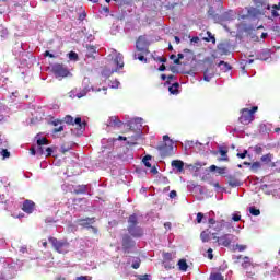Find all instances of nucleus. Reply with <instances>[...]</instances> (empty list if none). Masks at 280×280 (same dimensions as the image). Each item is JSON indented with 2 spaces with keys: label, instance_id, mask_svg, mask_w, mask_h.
I'll list each match as a JSON object with an SVG mask.
<instances>
[{
  "label": "nucleus",
  "instance_id": "nucleus-1",
  "mask_svg": "<svg viewBox=\"0 0 280 280\" xmlns=\"http://www.w3.org/2000/svg\"><path fill=\"white\" fill-rule=\"evenodd\" d=\"M127 231L131 237H143V229L139 226V217L137 214L129 215Z\"/></svg>",
  "mask_w": 280,
  "mask_h": 280
},
{
  "label": "nucleus",
  "instance_id": "nucleus-27",
  "mask_svg": "<svg viewBox=\"0 0 280 280\" xmlns=\"http://www.w3.org/2000/svg\"><path fill=\"white\" fill-rule=\"evenodd\" d=\"M260 161H261L262 163H266V164L271 163V162H272V154H271V153H268V154L262 155V156L260 158Z\"/></svg>",
  "mask_w": 280,
  "mask_h": 280
},
{
  "label": "nucleus",
  "instance_id": "nucleus-6",
  "mask_svg": "<svg viewBox=\"0 0 280 280\" xmlns=\"http://www.w3.org/2000/svg\"><path fill=\"white\" fill-rule=\"evenodd\" d=\"M62 122L67 124L68 126H78L80 130H84L86 128V122H82L81 117H77L73 119V116L67 115L63 119Z\"/></svg>",
  "mask_w": 280,
  "mask_h": 280
},
{
  "label": "nucleus",
  "instance_id": "nucleus-51",
  "mask_svg": "<svg viewBox=\"0 0 280 280\" xmlns=\"http://www.w3.org/2000/svg\"><path fill=\"white\" fill-rule=\"evenodd\" d=\"M232 220H233L234 222H240V220H242V215H240V214H233Z\"/></svg>",
  "mask_w": 280,
  "mask_h": 280
},
{
  "label": "nucleus",
  "instance_id": "nucleus-14",
  "mask_svg": "<svg viewBox=\"0 0 280 280\" xmlns=\"http://www.w3.org/2000/svg\"><path fill=\"white\" fill-rule=\"evenodd\" d=\"M172 167H174L175 170H177V172H185V162L180 161V160H173L171 162Z\"/></svg>",
  "mask_w": 280,
  "mask_h": 280
},
{
  "label": "nucleus",
  "instance_id": "nucleus-30",
  "mask_svg": "<svg viewBox=\"0 0 280 280\" xmlns=\"http://www.w3.org/2000/svg\"><path fill=\"white\" fill-rule=\"evenodd\" d=\"M208 37L205 38L206 43H213L215 45V36L211 32H207Z\"/></svg>",
  "mask_w": 280,
  "mask_h": 280
},
{
  "label": "nucleus",
  "instance_id": "nucleus-10",
  "mask_svg": "<svg viewBox=\"0 0 280 280\" xmlns=\"http://www.w3.org/2000/svg\"><path fill=\"white\" fill-rule=\"evenodd\" d=\"M213 240L218 242L219 246L229 248V246H231V242H233V236L231 234H224L222 236H213Z\"/></svg>",
  "mask_w": 280,
  "mask_h": 280
},
{
  "label": "nucleus",
  "instance_id": "nucleus-21",
  "mask_svg": "<svg viewBox=\"0 0 280 280\" xmlns=\"http://www.w3.org/2000/svg\"><path fill=\"white\" fill-rule=\"evenodd\" d=\"M70 150H73V142H65L61 145V154H65L66 152H69Z\"/></svg>",
  "mask_w": 280,
  "mask_h": 280
},
{
  "label": "nucleus",
  "instance_id": "nucleus-5",
  "mask_svg": "<svg viewBox=\"0 0 280 280\" xmlns=\"http://www.w3.org/2000/svg\"><path fill=\"white\" fill-rule=\"evenodd\" d=\"M209 233L210 235H218L225 226L224 221H215V219L210 218L208 220Z\"/></svg>",
  "mask_w": 280,
  "mask_h": 280
},
{
  "label": "nucleus",
  "instance_id": "nucleus-2",
  "mask_svg": "<svg viewBox=\"0 0 280 280\" xmlns=\"http://www.w3.org/2000/svg\"><path fill=\"white\" fill-rule=\"evenodd\" d=\"M259 110V107L253 106L252 109L248 108H242L238 117L240 124L243 126H248V124H252V121H255V114Z\"/></svg>",
  "mask_w": 280,
  "mask_h": 280
},
{
  "label": "nucleus",
  "instance_id": "nucleus-57",
  "mask_svg": "<svg viewBox=\"0 0 280 280\" xmlns=\"http://www.w3.org/2000/svg\"><path fill=\"white\" fill-rule=\"evenodd\" d=\"M140 280H150V275H142L139 277Z\"/></svg>",
  "mask_w": 280,
  "mask_h": 280
},
{
  "label": "nucleus",
  "instance_id": "nucleus-52",
  "mask_svg": "<svg viewBox=\"0 0 280 280\" xmlns=\"http://www.w3.org/2000/svg\"><path fill=\"white\" fill-rule=\"evenodd\" d=\"M44 56H45V58H56V56H54V54H51V52H49V50H46L45 52H44Z\"/></svg>",
  "mask_w": 280,
  "mask_h": 280
},
{
  "label": "nucleus",
  "instance_id": "nucleus-39",
  "mask_svg": "<svg viewBox=\"0 0 280 280\" xmlns=\"http://www.w3.org/2000/svg\"><path fill=\"white\" fill-rule=\"evenodd\" d=\"M0 154L3 159H10V151L8 149H1Z\"/></svg>",
  "mask_w": 280,
  "mask_h": 280
},
{
  "label": "nucleus",
  "instance_id": "nucleus-9",
  "mask_svg": "<svg viewBox=\"0 0 280 280\" xmlns=\"http://www.w3.org/2000/svg\"><path fill=\"white\" fill-rule=\"evenodd\" d=\"M131 248H135V241H132V237H130V235L125 234L122 236V253H125V255H128Z\"/></svg>",
  "mask_w": 280,
  "mask_h": 280
},
{
  "label": "nucleus",
  "instance_id": "nucleus-3",
  "mask_svg": "<svg viewBox=\"0 0 280 280\" xmlns=\"http://www.w3.org/2000/svg\"><path fill=\"white\" fill-rule=\"evenodd\" d=\"M48 242L51 244L52 248L60 255H67L69 252V242L67 241H58V238L50 236L48 237Z\"/></svg>",
  "mask_w": 280,
  "mask_h": 280
},
{
  "label": "nucleus",
  "instance_id": "nucleus-38",
  "mask_svg": "<svg viewBox=\"0 0 280 280\" xmlns=\"http://www.w3.org/2000/svg\"><path fill=\"white\" fill-rule=\"evenodd\" d=\"M257 170H261V163L260 162H254L252 164V171L257 172Z\"/></svg>",
  "mask_w": 280,
  "mask_h": 280
},
{
  "label": "nucleus",
  "instance_id": "nucleus-28",
  "mask_svg": "<svg viewBox=\"0 0 280 280\" xmlns=\"http://www.w3.org/2000/svg\"><path fill=\"white\" fill-rule=\"evenodd\" d=\"M210 280H224V276H222V273L220 272H212L210 275Z\"/></svg>",
  "mask_w": 280,
  "mask_h": 280
},
{
  "label": "nucleus",
  "instance_id": "nucleus-54",
  "mask_svg": "<svg viewBox=\"0 0 280 280\" xmlns=\"http://www.w3.org/2000/svg\"><path fill=\"white\" fill-rule=\"evenodd\" d=\"M176 196H178V194L176 192V190H172V191L170 192V198L174 199V198H176Z\"/></svg>",
  "mask_w": 280,
  "mask_h": 280
},
{
  "label": "nucleus",
  "instance_id": "nucleus-17",
  "mask_svg": "<svg viewBox=\"0 0 280 280\" xmlns=\"http://www.w3.org/2000/svg\"><path fill=\"white\" fill-rule=\"evenodd\" d=\"M219 154L221 155V159L219 161H225L228 163L229 161V149L224 147L219 148Z\"/></svg>",
  "mask_w": 280,
  "mask_h": 280
},
{
  "label": "nucleus",
  "instance_id": "nucleus-23",
  "mask_svg": "<svg viewBox=\"0 0 280 280\" xmlns=\"http://www.w3.org/2000/svg\"><path fill=\"white\" fill-rule=\"evenodd\" d=\"M218 67H222L221 70L224 71V73H226V71H231V65L226 61H220Z\"/></svg>",
  "mask_w": 280,
  "mask_h": 280
},
{
  "label": "nucleus",
  "instance_id": "nucleus-43",
  "mask_svg": "<svg viewBox=\"0 0 280 280\" xmlns=\"http://www.w3.org/2000/svg\"><path fill=\"white\" fill-rule=\"evenodd\" d=\"M185 58V55L178 54L177 59L174 60V65H180V60Z\"/></svg>",
  "mask_w": 280,
  "mask_h": 280
},
{
  "label": "nucleus",
  "instance_id": "nucleus-8",
  "mask_svg": "<svg viewBox=\"0 0 280 280\" xmlns=\"http://www.w3.org/2000/svg\"><path fill=\"white\" fill-rule=\"evenodd\" d=\"M52 73L56 78H67V75H69V69L62 63H56L52 66Z\"/></svg>",
  "mask_w": 280,
  "mask_h": 280
},
{
  "label": "nucleus",
  "instance_id": "nucleus-4",
  "mask_svg": "<svg viewBox=\"0 0 280 280\" xmlns=\"http://www.w3.org/2000/svg\"><path fill=\"white\" fill-rule=\"evenodd\" d=\"M137 51H142V54H150V40L148 36L140 35L136 42Z\"/></svg>",
  "mask_w": 280,
  "mask_h": 280
},
{
  "label": "nucleus",
  "instance_id": "nucleus-47",
  "mask_svg": "<svg viewBox=\"0 0 280 280\" xmlns=\"http://www.w3.org/2000/svg\"><path fill=\"white\" fill-rule=\"evenodd\" d=\"M246 154H248V150H244L243 153H237L236 156L238 159H246Z\"/></svg>",
  "mask_w": 280,
  "mask_h": 280
},
{
  "label": "nucleus",
  "instance_id": "nucleus-55",
  "mask_svg": "<svg viewBox=\"0 0 280 280\" xmlns=\"http://www.w3.org/2000/svg\"><path fill=\"white\" fill-rule=\"evenodd\" d=\"M36 152H37V149H36V148L32 147V148L30 149V154H32L33 156L36 155Z\"/></svg>",
  "mask_w": 280,
  "mask_h": 280
},
{
  "label": "nucleus",
  "instance_id": "nucleus-16",
  "mask_svg": "<svg viewBox=\"0 0 280 280\" xmlns=\"http://www.w3.org/2000/svg\"><path fill=\"white\" fill-rule=\"evenodd\" d=\"M257 8H261V10H270V4L268 3L270 0H253Z\"/></svg>",
  "mask_w": 280,
  "mask_h": 280
},
{
  "label": "nucleus",
  "instance_id": "nucleus-29",
  "mask_svg": "<svg viewBox=\"0 0 280 280\" xmlns=\"http://www.w3.org/2000/svg\"><path fill=\"white\" fill-rule=\"evenodd\" d=\"M211 78H213V72H209V69H206L203 72L205 82H211Z\"/></svg>",
  "mask_w": 280,
  "mask_h": 280
},
{
  "label": "nucleus",
  "instance_id": "nucleus-53",
  "mask_svg": "<svg viewBox=\"0 0 280 280\" xmlns=\"http://www.w3.org/2000/svg\"><path fill=\"white\" fill-rule=\"evenodd\" d=\"M150 172H151V174H153V175L159 174V170L156 168V166H151Z\"/></svg>",
  "mask_w": 280,
  "mask_h": 280
},
{
  "label": "nucleus",
  "instance_id": "nucleus-26",
  "mask_svg": "<svg viewBox=\"0 0 280 280\" xmlns=\"http://www.w3.org/2000/svg\"><path fill=\"white\" fill-rule=\"evenodd\" d=\"M109 126H121V120L117 116H112L109 118Z\"/></svg>",
  "mask_w": 280,
  "mask_h": 280
},
{
  "label": "nucleus",
  "instance_id": "nucleus-42",
  "mask_svg": "<svg viewBox=\"0 0 280 280\" xmlns=\"http://www.w3.org/2000/svg\"><path fill=\"white\" fill-rule=\"evenodd\" d=\"M235 248H236L240 253H244V250H246V248H248V246L236 244Z\"/></svg>",
  "mask_w": 280,
  "mask_h": 280
},
{
  "label": "nucleus",
  "instance_id": "nucleus-32",
  "mask_svg": "<svg viewBox=\"0 0 280 280\" xmlns=\"http://www.w3.org/2000/svg\"><path fill=\"white\" fill-rule=\"evenodd\" d=\"M209 235H211V233H209V230L202 231L201 234H200V237H201L202 242H208L209 241Z\"/></svg>",
  "mask_w": 280,
  "mask_h": 280
},
{
  "label": "nucleus",
  "instance_id": "nucleus-37",
  "mask_svg": "<svg viewBox=\"0 0 280 280\" xmlns=\"http://www.w3.org/2000/svg\"><path fill=\"white\" fill-rule=\"evenodd\" d=\"M249 213H250L252 215H260V214H261V211H260L259 209L255 208V207H250V208H249Z\"/></svg>",
  "mask_w": 280,
  "mask_h": 280
},
{
  "label": "nucleus",
  "instance_id": "nucleus-7",
  "mask_svg": "<svg viewBox=\"0 0 280 280\" xmlns=\"http://www.w3.org/2000/svg\"><path fill=\"white\" fill-rule=\"evenodd\" d=\"M158 150L161 152L162 156H172L174 153V141L163 142Z\"/></svg>",
  "mask_w": 280,
  "mask_h": 280
},
{
  "label": "nucleus",
  "instance_id": "nucleus-59",
  "mask_svg": "<svg viewBox=\"0 0 280 280\" xmlns=\"http://www.w3.org/2000/svg\"><path fill=\"white\" fill-rule=\"evenodd\" d=\"M208 257L209 259H213V249L211 248L208 249Z\"/></svg>",
  "mask_w": 280,
  "mask_h": 280
},
{
  "label": "nucleus",
  "instance_id": "nucleus-58",
  "mask_svg": "<svg viewBox=\"0 0 280 280\" xmlns=\"http://www.w3.org/2000/svg\"><path fill=\"white\" fill-rule=\"evenodd\" d=\"M86 19V12H83L79 15V21H84Z\"/></svg>",
  "mask_w": 280,
  "mask_h": 280
},
{
  "label": "nucleus",
  "instance_id": "nucleus-63",
  "mask_svg": "<svg viewBox=\"0 0 280 280\" xmlns=\"http://www.w3.org/2000/svg\"><path fill=\"white\" fill-rule=\"evenodd\" d=\"M272 9H273V10H280V3L272 5Z\"/></svg>",
  "mask_w": 280,
  "mask_h": 280
},
{
  "label": "nucleus",
  "instance_id": "nucleus-18",
  "mask_svg": "<svg viewBox=\"0 0 280 280\" xmlns=\"http://www.w3.org/2000/svg\"><path fill=\"white\" fill-rule=\"evenodd\" d=\"M148 54H143V51L135 52L133 54V60H139L140 62H148V58H145Z\"/></svg>",
  "mask_w": 280,
  "mask_h": 280
},
{
  "label": "nucleus",
  "instance_id": "nucleus-48",
  "mask_svg": "<svg viewBox=\"0 0 280 280\" xmlns=\"http://www.w3.org/2000/svg\"><path fill=\"white\" fill-rule=\"evenodd\" d=\"M93 278L91 276H80L77 277L74 280H92Z\"/></svg>",
  "mask_w": 280,
  "mask_h": 280
},
{
  "label": "nucleus",
  "instance_id": "nucleus-11",
  "mask_svg": "<svg viewBox=\"0 0 280 280\" xmlns=\"http://www.w3.org/2000/svg\"><path fill=\"white\" fill-rule=\"evenodd\" d=\"M35 209H36V203L34 201L26 199L23 202L22 211H24V213H34Z\"/></svg>",
  "mask_w": 280,
  "mask_h": 280
},
{
  "label": "nucleus",
  "instance_id": "nucleus-50",
  "mask_svg": "<svg viewBox=\"0 0 280 280\" xmlns=\"http://www.w3.org/2000/svg\"><path fill=\"white\" fill-rule=\"evenodd\" d=\"M52 153H54V149H51L50 147L46 148V152H45L46 156H51Z\"/></svg>",
  "mask_w": 280,
  "mask_h": 280
},
{
  "label": "nucleus",
  "instance_id": "nucleus-20",
  "mask_svg": "<svg viewBox=\"0 0 280 280\" xmlns=\"http://www.w3.org/2000/svg\"><path fill=\"white\" fill-rule=\"evenodd\" d=\"M177 266L182 272H187V268H189V265H187L186 259H179Z\"/></svg>",
  "mask_w": 280,
  "mask_h": 280
},
{
  "label": "nucleus",
  "instance_id": "nucleus-40",
  "mask_svg": "<svg viewBox=\"0 0 280 280\" xmlns=\"http://www.w3.org/2000/svg\"><path fill=\"white\" fill-rule=\"evenodd\" d=\"M86 93H89V89L85 88L77 94V97L81 100V97H85Z\"/></svg>",
  "mask_w": 280,
  "mask_h": 280
},
{
  "label": "nucleus",
  "instance_id": "nucleus-34",
  "mask_svg": "<svg viewBox=\"0 0 280 280\" xmlns=\"http://www.w3.org/2000/svg\"><path fill=\"white\" fill-rule=\"evenodd\" d=\"M244 261L242 262V268H249L250 266V258L248 256H245Z\"/></svg>",
  "mask_w": 280,
  "mask_h": 280
},
{
  "label": "nucleus",
  "instance_id": "nucleus-64",
  "mask_svg": "<svg viewBox=\"0 0 280 280\" xmlns=\"http://www.w3.org/2000/svg\"><path fill=\"white\" fill-rule=\"evenodd\" d=\"M159 71H165V65H161V66L159 67Z\"/></svg>",
  "mask_w": 280,
  "mask_h": 280
},
{
  "label": "nucleus",
  "instance_id": "nucleus-61",
  "mask_svg": "<svg viewBox=\"0 0 280 280\" xmlns=\"http://www.w3.org/2000/svg\"><path fill=\"white\" fill-rule=\"evenodd\" d=\"M164 258L167 259L168 261H172V255L170 253H166L164 255Z\"/></svg>",
  "mask_w": 280,
  "mask_h": 280
},
{
  "label": "nucleus",
  "instance_id": "nucleus-31",
  "mask_svg": "<svg viewBox=\"0 0 280 280\" xmlns=\"http://www.w3.org/2000/svg\"><path fill=\"white\" fill-rule=\"evenodd\" d=\"M151 160H152V156H151V155H145V156L142 159V162H143V164L145 165V167H152V164L150 163Z\"/></svg>",
  "mask_w": 280,
  "mask_h": 280
},
{
  "label": "nucleus",
  "instance_id": "nucleus-25",
  "mask_svg": "<svg viewBox=\"0 0 280 280\" xmlns=\"http://www.w3.org/2000/svg\"><path fill=\"white\" fill-rule=\"evenodd\" d=\"M86 49H88L89 58H93V55H95L97 52V47H95V46L88 45Z\"/></svg>",
  "mask_w": 280,
  "mask_h": 280
},
{
  "label": "nucleus",
  "instance_id": "nucleus-35",
  "mask_svg": "<svg viewBox=\"0 0 280 280\" xmlns=\"http://www.w3.org/2000/svg\"><path fill=\"white\" fill-rule=\"evenodd\" d=\"M140 267H141V258H137L135 262L131 265V268H133V270H139Z\"/></svg>",
  "mask_w": 280,
  "mask_h": 280
},
{
  "label": "nucleus",
  "instance_id": "nucleus-15",
  "mask_svg": "<svg viewBox=\"0 0 280 280\" xmlns=\"http://www.w3.org/2000/svg\"><path fill=\"white\" fill-rule=\"evenodd\" d=\"M114 63L116 65L117 69H124V55H121V52H116Z\"/></svg>",
  "mask_w": 280,
  "mask_h": 280
},
{
  "label": "nucleus",
  "instance_id": "nucleus-62",
  "mask_svg": "<svg viewBox=\"0 0 280 280\" xmlns=\"http://www.w3.org/2000/svg\"><path fill=\"white\" fill-rule=\"evenodd\" d=\"M59 124H63L62 120H55V121H52V126H58Z\"/></svg>",
  "mask_w": 280,
  "mask_h": 280
},
{
  "label": "nucleus",
  "instance_id": "nucleus-60",
  "mask_svg": "<svg viewBox=\"0 0 280 280\" xmlns=\"http://www.w3.org/2000/svg\"><path fill=\"white\" fill-rule=\"evenodd\" d=\"M163 141L164 143H170L172 140L170 139V136H163Z\"/></svg>",
  "mask_w": 280,
  "mask_h": 280
},
{
  "label": "nucleus",
  "instance_id": "nucleus-41",
  "mask_svg": "<svg viewBox=\"0 0 280 280\" xmlns=\"http://www.w3.org/2000/svg\"><path fill=\"white\" fill-rule=\"evenodd\" d=\"M205 219V214L202 212L197 213V224H201Z\"/></svg>",
  "mask_w": 280,
  "mask_h": 280
},
{
  "label": "nucleus",
  "instance_id": "nucleus-19",
  "mask_svg": "<svg viewBox=\"0 0 280 280\" xmlns=\"http://www.w3.org/2000/svg\"><path fill=\"white\" fill-rule=\"evenodd\" d=\"M226 170H228L226 166H223V167H218L215 165L210 166V172L217 171L220 176H224V174H226Z\"/></svg>",
  "mask_w": 280,
  "mask_h": 280
},
{
  "label": "nucleus",
  "instance_id": "nucleus-13",
  "mask_svg": "<svg viewBox=\"0 0 280 280\" xmlns=\"http://www.w3.org/2000/svg\"><path fill=\"white\" fill-rule=\"evenodd\" d=\"M228 185H230V187H241L242 182L237 178V176L229 175L228 176Z\"/></svg>",
  "mask_w": 280,
  "mask_h": 280
},
{
  "label": "nucleus",
  "instance_id": "nucleus-46",
  "mask_svg": "<svg viewBox=\"0 0 280 280\" xmlns=\"http://www.w3.org/2000/svg\"><path fill=\"white\" fill-rule=\"evenodd\" d=\"M37 154H39V156H43V154H45V148H43V145H37Z\"/></svg>",
  "mask_w": 280,
  "mask_h": 280
},
{
  "label": "nucleus",
  "instance_id": "nucleus-22",
  "mask_svg": "<svg viewBox=\"0 0 280 280\" xmlns=\"http://www.w3.org/2000/svg\"><path fill=\"white\" fill-rule=\"evenodd\" d=\"M180 84L178 82L174 83L172 86L168 88V91L172 95H178V89Z\"/></svg>",
  "mask_w": 280,
  "mask_h": 280
},
{
  "label": "nucleus",
  "instance_id": "nucleus-33",
  "mask_svg": "<svg viewBox=\"0 0 280 280\" xmlns=\"http://www.w3.org/2000/svg\"><path fill=\"white\" fill-rule=\"evenodd\" d=\"M37 145H49V140L47 138L37 139Z\"/></svg>",
  "mask_w": 280,
  "mask_h": 280
},
{
  "label": "nucleus",
  "instance_id": "nucleus-24",
  "mask_svg": "<svg viewBox=\"0 0 280 280\" xmlns=\"http://www.w3.org/2000/svg\"><path fill=\"white\" fill-rule=\"evenodd\" d=\"M74 194L80 195V194H86V185H79L74 188L73 190Z\"/></svg>",
  "mask_w": 280,
  "mask_h": 280
},
{
  "label": "nucleus",
  "instance_id": "nucleus-56",
  "mask_svg": "<svg viewBox=\"0 0 280 280\" xmlns=\"http://www.w3.org/2000/svg\"><path fill=\"white\" fill-rule=\"evenodd\" d=\"M255 12H257V10L255 8L248 10V15L249 16H255Z\"/></svg>",
  "mask_w": 280,
  "mask_h": 280
},
{
  "label": "nucleus",
  "instance_id": "nucleus-36",
  "mask_svg": "<svg viewBox=\"0 0 280 280\" xmlns=\"http://www.w3.org/2000/svg\"><path fill=\"white\" fill-rule=\"evenodd\" d=\"M118 8H124L126 5V0H114ZM106 3H110V0H105Z\"/></svg>",
  "mask_w": 280,
  "mask_h": 280
},
{
  "label": "nucleus",
  "instance_id": "nucleus-12",
  "mask_svg": "<svg viewBox=\"0 0 280 280\" xmlns=\"http://www.w3.org/2000/svg\"><path fill=\"white\" fill-rule=\"evenodd\" d=\"M79 226H83L84 229H91V224H95V218H85L78 219Z\"/></svg>",
  "mask_w": 280,
  "mask_h": 280
},
{
  "label": "nucleus",
  "instance_id": "nucleus-44",
  "mask_svg": "<svg viewBox=\"0 0 280 280\" xmlns=\"http://www.w3.org/2000/svg\"><path fill=\"white\" fill-rule=\"evenodd\" d=\"M69 59H70V60H78V52H75V51H70V52H69Z\"/></svg>",
  "mask_w": 280,
  "mask_h": 280
},
{
  "label": "nucleus",
  "instance_id": "nucleus-45",
  "mask_svg": "<svg viewBox=\"0 0 280 280\" xmlns=\"http://www.w3.org/2000/svg\"><path fill=\"white\" fill-rule=\"evenodd\" d=\"M62 130H65V126L60 125L59 127L54 128L52 132L56 135L58 132H62Z\"/></svg>",
  "mask_w": 280,
  "mask_h": 280
},
{
  "label": "nucleus",
  "instance_id": "nucleus-49",
  "mask_svg": "<svg viewBox=\"0 0 280 280\" xmlns=\"http://www.w3.org/2000/svg\"><path fill=\"white\" fill-rule=\"evenodd\" d=\"M254 151H255L256 154H261V152H264V148H261L259 145H256Z\"/></svg>",
  "mask_w": 280,
  "mask_h": 280
}]
</instances>
